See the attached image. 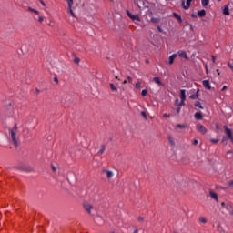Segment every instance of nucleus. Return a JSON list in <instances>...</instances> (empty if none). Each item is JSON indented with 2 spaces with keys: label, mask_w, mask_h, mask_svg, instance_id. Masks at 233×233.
<instances>
[{
  "label": "nucleus",
  "mask_w": 233,
  "mask_h": 233,
  "mask_svg": "<svg viewBox=\"0 0 233 233\" xmlns=\"http://www.w3.org/2000/svg\"><path fill=\"white\" fill-rule=\"evenodd\" d=\"M83 207L87 214H89L90 216H96L97 210L92 204H90V202H84Z\"/></svg>",
  "instance_id": "obj_1"
},
{
  "label": "nucleus",
  "mask_w": 233,
  "mask_h": 233,
  "mask_svg": "<svg viewBox=\"0 0 233 233\" xmlns=\"http://www.w3.org/2000/svg\"><path fill=\"white\" fill-rule=\"evenodd\" d=\"M186 99H187V91L185 89H181L180 90V101L181 102H179V98H177V100H176L177 106H185Z\"/></svg>",
  "instance_id": "obj_2"
},
{
  "label": "nucleus",
  "mask_w": 233,
  "mask_h": 233,
  "mask_svg": "<svg viewBox=\"0 0 233 233\" xmlns=\"http://www.w3.org/2000/svg\"><path fill=\"white\" fill-rule=\"evenodd\" d=\"M11 137H12V140H13V143H14L15 147H17V145H19V143L17 141V126H15L11 129Z\"/></svg>",
  "instance_id": "obj_3"
},
{
  "label": "nucleus",
  "mask_w": 233,
  "mask_h": 233,
  "mask_svg": "<svg viewBox=\"0 0 233 233\" xmlns=\"http://www.w3.org/2000/svg\"><path fill=\"white\" fill-rule=\"evenodd\" d=\"M127 15L130 17L136 25H139V23H141V18L138 15H133L130 11H127Z\"/></svg>",
  "instance_id": "obj_4"
},
{
  "label": "nucleus",
  "mask_w": 233,
  "mask_h": 233,
  "mask_svg": "<svg viewBox=\"0 0 233 233\" xmlns=\"http://www.w3.org/2000/svg\"><path fill=\"white\" fill-rule=\"evenodd\" d=\"M196 128L200 134H207V127H205V126L198 124Z\"/></svg>",
  "instance_id": "obj_5"
},
{
  "label": "nucleus",
  "mask_w": 233,
  "mask_h": 233,
  "mask_svg": "<svg viewBox=\"0 0 233 233\" xmlns=\"http://www.w3.org/2000/svg\"><path fill=\"white\" fill-rule=\"evenodd\" d=\"M102 174H106L107 179H112V177H114V172L108 169H103Z\"/></svg>",
  "instance_id": "obj_6"
},
{
  "label": "nucleus",
  "mask_w": 233,
  "mask_h": 233,
  "mask_svg": "<svg viewBox=\"0 0 233 233\" xmlns=\"http://www.w3.org/2000/svg\"><path fill=\"white\" fill-rule=\"evenodd\" d=\"M222 13L224 15H230V6L228 5H226L222 7Z\"/></svg>",
  "instance_id": "obj_7"
},
{
  "label": "nucleus",
  "mask_w": 233,
  "mask_h": 233,
  "mask_svg": "<svg viewBox=\"0 0 233 233\" xmlns=\"http://www.w3.org/2000/svg\"><path fill=\"white\" fill-rule=\"evenodd\" d=\"M176 57H177V54L171 55L167 60V65H174V60Z\"/></svg>",
  "instance_id": "obj_8"
},
{
  "label": "nucleus",
  "mask_w": 233,
  "mask_h": 233,
  "mask_svg": "<svg viewBox=\"0 0 233 233\" xmlns=\"http://www.w3.org/2000/svg\"><path fill=\"white\" fill-rule=\"evenodd\" d=\"M226 134H227L228 139H230L231 143H233L232 130L228 127H226Z\"/></svg>",
  "instance_id": "obj_9"
},
{
  "label": "nucleus",
  "mask_w": 233,
  "mask_h": 233,
  "mask_svg": "<svg viewBox=\"0 0 233 233\" xmlns=\"http://www.w3.org/2000/svg\"><path fill=\"white\" fill-rule=\"evenodd\" d=\"M202 84L207 90H211L212 86H210V82L208 80H204Z\"/></svg>",
  "instance_id": "obj_10"
},
{
  "label": "nucleus",
  "mask_w": 233,
  "mask_h": 233,
  "mask_svg": "<svg viewBox=\"0 0 233 233\" xmlns=\"http://www.w3.org/2000/svg\"><path fill=\"white\" fill-rule=\"evenodd\" d=\"M175 128L177 130H185V128H187V124H177Z\"/></svg>",
  "instance_id": "obj_11"
},
{
  "label": "nucleus",
  "mask_w": 233,
  "mask_h": 233,
  "mask_svg": "<svg viewBox=\"0 0 233 233\" xmlns=\"http://www.w3.org/2000/svg\"><path fill=\"white\" fill-rule=\"evenodd\" d=\"M192 3V0H187V3L182 2V5L184 6L185 10H188L190 8V4Z\"/></svg>",
  "instance_id": "obj_12"
},
{
  "label": "nucleus",
  "mask_w": 233,
  "mask_h": 233,
  "mask_svg": "<svg viewBox=\"0 0 233 233\" xmlns=\"http://www.w3.org/2000/svg\"><path fill=\"white\" fill-rule=\"evenodd\" d=\"M154 83H156V85L159 86H163V82H161V79L157 76H155L153 78Z\"/></svg>",
  "instance_id": "obj_13"
},
{
  "label": "nucleus",
  "mask_w": 233,
  "mask_h": 233,
  "mask_svg": "<svg viewBox=\"0 0 233 233\" xmlns=\"http://www.w3.org/2000/svg\"><path fill=\"white\" fill-rule=\"evenodd\" d=\"M179 57H183L184 59H188V56H187V52L185 51H178Z\"/></svg>",
  "instance_id": "obj_14"
},
{
  "label": "nucleus",
  "mask_w": 233,
  "mask_h": 233,
  "mask_svg": "<svg viewBox=\"0 0 233 233\" xmlns=\"http://www.w3.org/2000/svg\"><path fill=\"white\" fill-rule=\"evenodd\" d=\"M209 196H210V198H212V199H215V201H217V203H218V194H216V192L210 191Z\"/></svg>",
  "instance_id": "obj_15"
},
{
  "label": "nucleus",
  "mask_w": 233,
  "mask_h": 233,
  "mask_svg": "<svg viewBox=\"0 0 233 233\" xmlns=\"http://www.w3.org/2000/svg\"><path fill=\"white\" fill-rule=\"evenodd\" d=\"M195 119H198V120L203 119V114L201 112H197L195 114Z\"/></svg>",
  "instance_id": "obj_16"
},
{
  "label": "nucleus",
  "mask_w": 233,
  "mask_h": 233,
  "mask_svg": "<svg viewBox=\"0 0 233 233\" xmlns=\"http://www.w3.org/2000/svg\"><path fill=\"white\" fill-rule=\"evenodd\" d=\"M105 150H106L105 145H102V146L100 147V149H99L98 152H97V155H98V156H101V155L105 154Z\"/></svg>",
  "instance_id": "obj_17"
},
{
  "label": "nucleus",
  "mask_w": 233,
  "mask_h": 233,
  "mask_svg": "<svg viewBox=\"0 0 233 233\" xmlns=\"http://www.w3.org/2000/svg\"><path fill=\"white\" fill-rule=\"evenodd\" d=\"M173 15L179 21V23H183V18H181V15H177V13H174Z\"/></svg>",
  "instance_id": "obj_18"
},
{
  "label": "nucleus",
  "mask_w": 233,
  "mask_h": 233,
  "mask_svg": "<svg viewBox=\"0 0 233 233\" xmlns=\"http://www.w3.org/2000/svg\"><path fill=\"white\" fill-rule=\"evenodd\" d=\"M168 143L169 145H171V147H175L176 146V141H174V138H172V137H168Z\"/></svg>",
  "instance_id": "obj_19"
},
{
  "label": "nucleus",
  "mask_w": 233,
  "mask_h": 233,
  "mask_svg": "<svg viewBox=\"0 0 233 233\" xmlns=\"http://www.w3.org/2000/svg\"><path fill=\"white\" fill-rule=\"evenodd\" d=\"M109 86H110L112 92H117V86L116 85L111 83V84H109Z\"/></svg>",
  "instance_id": "obj_20"
},
{
  "label": "nucleus",
  "mask_w": 233,
  "mask_h": 233,
  "mask_svg": "<svg viewBox=\"0 0 233 233\" xmlns=\"http://www.w3.org/2000/svg\"><path fill=\"white\" fill-rule=\"evenodd\" d=\"M198 221H199V223H202L203 225H206L207 218H205V217H199Z\"/></svg>",
  "instance_id": "obj_21"
},
{
  "label": "nucleus",
  "mask_w": 233,
  "mask_h": 233,
  "mask_svg": "<svg viewBox=\"0 0 233 233\" xmlns=\"http://www.w3.org/2000/svg\"><path fill=\"white\" fill-rule=\"evenodd\" d=\"M206 14H207V12H205V10L198 11V13L199 17H205Z\"/></svg>",
  "instance_id": "obj_22"
},
{
  "label": "nucleus",
  "mask_w": 233,
  "mask_h": 233,
  "mask_svg": "<svg viewBox=\"0 0 233 233\" xmlns=\"http://www.w3.org/2000/svg\"><path fill=\"white\" fill-rule=\"evenodd\" d=\"M196 108H200V110H203V106H201V102H196L195 103Z\"/></svg>",
  "instance_id": "obj_23"
},
{
  "label": "nucleus",
  "mask_w": 233,
  "mask_h": 233,
  "mask_svg": "<svg viewBox=\"0 0 233 233\" xmlns=\"http://www.w3.org/2000/svg\"><path fill=\"white\" fill-rule=\"evenodd\" d=\"M203 6H208V3H210V0H201Z\"/></svg>",
  "instance_id": "obj_24"
},
{
  "label": "nucleus",
  "mask_w": 233,
  "mask_h": 233,
  "mask_svg": "<svg viewBox=\"0 0 233 233\" xmlns=\"http://www.w3.org/2000/svg\"><path fill=\"white\" fill-rule=\"evenodd\" d=\"M147 93H148V91L147 89H143L142 92H141L142 97H147Z\"/></svg>",
  "instance_id": "obj_25"
},
{
  "label": "nucleus",
  "mask_w": 233,
  "mask_h": 233,
  "mask_svg": "<svg viewBox=\"0 0 233 233\" xmlns=\"http://www.w3.org/2000/svg\"><path fill=\"white\" fill-rule=\"evenodd\" d=\"M68 3V8H72L73 5H74V0H66Z\"/></svg>",
  "instance_id": "obj_26"
},
{
  "label": "nucleus",
  "mask_w": 233,
  "mask_h": 233,
  "mask_svg": "<svg viewBox=\"0 0 233 233\" xmlns=\"http://www.w3.org/2000/svg\"><path fill=\"white\" fill-rule=\"evenodd\" d=\"M135 88H137V90H139V88H141V82H137V83L135 85Z\"/></svg>",
  "instance_id": "obj_27"
},
{
  "label": "nucleus",
  "mask_w": 233,
  "mask_h": 233,
  "mask_svg": "<svg viewBox=\"0 0 233 233\" xmlns=\"http://www.w3.org/2000/svg\"><path fill=\"white\" fill-rule=\"evenodd\" d=\"M68 12L72 15V17H76V15L74 14V11L72 10V8H68Z\"/></svg>",
  "instance_id": "obj_28"
},
{
  "label": "nucleus",
  "mask_w": 233,
  "mask_h": 233,
  "mask_svg": "<svg viewBox=\"0 0 233 233\" xmlns=\"http://www.w3.org/2000/svg\"><path fill=\"white\" fill-rule=\"evenodd\" d=\"M218 230L220 233H225V229L221 226H218Z\"/></svg>",
  "instance_id": "obj_29"
},
{
  "label": "nucleus",
  "mask_w": 233,
  "mask_h": 233,
  "mask_svg": "<svg viewBox=\"0 0 233 233\" xmlns=\"http://www.w3.org/2000/svg\"><path fill=\"white\" fill-rule=\"evenodd\" d=\"M190 99H198V94L191 95Z\"/></svg>",
  "instance_id": "obj_30"
},
{
  "label": "nucleus",
  "mask_w": 233,
  "mask_h": 233,
  "mask_svg": "<svg viewBox=\"0 0 233 233\" xmlns=\"http://www.w3.org/2000/svg\"><path fill=\"white\" fill-rule=\"evenodd\" d=\"M140 114L144 119H147V113H145V111H142Z\"/></svg>",
  "instance_id": "obj_31"
},
{
  "label": "nucleus",
  "mask_w": 233,
  "mask_h": 233,
  "mask_svg": "<svg viewBox=\"0 0 233 233\" xmlns=\"http://www.w3.org/2000/svg\"><path fill=\"white\" fill-rule=\"evenodd\" d=\"M74 61L75 63H76V65H79V62L81 61V59H79V57H76Z\"/></svg>",
  "instance_id": "obj_32"
},
{
  "label": "nucleus",
  "mask_w": 233,
  "mask_h": 233,
  "mask_svg": "<svg viewBox=\"0 0 233 233\" xmlns=\"http://www.w3.org/2000/svg\"><path fill=\"white\" fill-rule=\"evenodd\" d=\"M199 144V141L198 139L193 140V145L196 147Z\"/></svg>",
  "instance_id": "obj_33"
},
{
  "label": "nucleus",
  "mask_w": 233,
  "mask_h": 233,
  "mask_svg": "<svg viewBox=\"0 0 233 233\" xmlns=\"http://www.w3.org/2000/svg\"><path fill=\"white\" fill-rule=\"evenodd\" d=\"M228 187H230L231 188H233V180H230L228 182Z\"/></svg>",
  "instance_id": "obj_34"
},
{
  "label": "nucleus",
  "mask_w": 233,
  "mask_h": 233,
  "mask_svg": "<svg viewBox=\"0 0 233 233\" xmlns=\"http://www.w3.org/2000/svg\"><path fill=\"white\" fill-rule=\"evenodd\" d=\"M211 143H219V139H210Z\"/></svg>",
  "instance_id": "obj_35"
},
{
  "label": "nucleus",
  "mask_w": 233,
  "mask_h": 233,
  "mask_svg": "<svg viewBox=\"0 0 233 233\" xmlns=\"http://www.w3.org/2000/svg\"><path fill=\"white\" fill-rule=\"evenodd\" d=\"M38 21H39V23H43V22L45 21V18H43V16H40V17L38 18Z\"/></svg>",
  "instance_id": "obj_36"
},
{
  "label": "nucleus",
  "mask_w": 233,
  "mask_h": 233,
  "mask_svg": "<svg viewBox=\"0 0 233 233\" xmlns=\"http://www.w3.org/2000/svg\"><path fill=\"white\" fill-rule=\"evenodd\" d=\"M228 66L230 68V70H232V72H233V65L231 64V63H228Z\"/></svg>",
  "instance_id": "obj_37"
},
{
  "label": "nucleus",
  "mask_w": 233,
  "mask_h": 233,
  "mask_svg": "<svg viewBox=\"0 0 233 233\" xmlns=\"http://www.w3.org/2000/svg\"><path fill=\"white\" fill-rule=\"evenodd\" d=\"M152 23H157V18H151Z\"/></svg>",
  "instance_id": "obj_38"
},
{
  "label": "nucleus",
  "mask_w": 233,
  "mask_h": 233,
  "mask_svg": "<svg viewBox=\"0 0 233 233\" xmlns=\"http://www.w3.org/2000/svg\"><path fill=\"white\" fill-rule=\"evenodd\" d=\"M163 117H170V115L165 113V114L163 115Z\"/></svg>",
  "instance_id": "obj_39"
},
{
  "label": "nucleus",
  "mask_w": 233,
  "mask_h": 233,
  "mask_svg": "<svg viewBox=\"0 0 233 233\" xmlns=\"http://www.w3.org/2000/svg\"><path fill=\"white\" fill-rule=\"evenodd\" d=\"M40 3L42 5L46 6V4H45V2L43 0H40Z\"/></svg>",
  "instance_id": "obj_40"
},
{
  "label": "nucleus",
  "mask_w": 233,
  "mask_h": 233,
  "mask_svg": "<svg viewBox=\"0 0 233 233\" xmlns=\"http://www.w3.org/2000/svg\"><path fill=\"white\" fill-rule=\"evenodd\" d=\"M29 12H35V9H33L32 7H28Z\"/></svg>",
  "instance_id": "obj_41"
},
{
  "label": "nucleus",
  "mask_w": 233,
  "mask_h": 233,
  "mask_svg": "<svg viewBox=\"0 0 233 233\" xmlns=\"http://www.w3.org/2000/svg\"><path fill=\"white\" fill-rule=\"evenodd\" d=\"M34 14H35L36 15H39V11L35 9Z\"/></svg>",
  "instance_id": "obj_42"
},
{
  "label": "nucleus",
  "mask_w": 233,
  "mask_h": 233,
  "mask_svg": "<svg viewBox=\"0 0 233 233\" xmlns=\"http://www.w3.org/2000/svg\"><path fill=\"white\" fill-rule=\"evenodd\" d=\"M221 90L222 92H224V90H227V86H224Z\"/></svg>",
  "instance_id": "obj_43"
},
{
  "label": "nucleus",
  "mask_w": 233,
  "mask_h": 233,
  "mask_svg": "<svg viewBox=\"0 0 233 233\" xmlns=\"http://www.w3.org/2000/svg\"><path fill=\"white\" fill-rule=\"evenodd\" d=\"M213 63H216V56H212Z\"/></svg>",
  "instance_id": "obj_44"
},
{
  "label": "nucleus",
  "mask_w": 233,
  "mask_h": 233,
  "mask_svg": "<svg viewBox=\"0 0 233 233\" xmlns=\"http://www.w3.org/2000/svg\"><path fill=\"white\" fill-rule=\"evenodd\" d=\"M177 114H179V113L181 112V108L178 107V108L177 109Z\"/></svg>",
  "instance_id": "obj_45"
},
{
  "label": "nucleus",
  "mask_w": 233,
  "mask_h": 233,
  "mask_svg": "<svg viewBox=\"0 0 233 233\" xmlns=\"http://www.w3.org/2000/svg\"><path fill=\"white\" fill-rule=\"evenodd\" d=\"M225 141H227V137H223L222 143H225Z\"/></svg>",
  "instance_id": "obj_46"
},
{
  "label": "nucleus",
  "mask_w": 233,
  "mask_h": 233,
  "mask_svg": "<svg viewBox=\"0 0 233 233\" xmlns=\"http://www.w3.org/2000/svg\"><path fill=\"white\" fill-rule=\"evenodd\" d=\"M127 81H132V77L128 76Z\"/></svg>",
  "instance_id": "obj_47"
},
{
  "label": "nucleus",
  "mask_w": 233,
  "mask_h": 233,
  "mask_svg": "<svg viewBox=\"0 0 233 233\" xmlns=\"http://www.w3.org/2000/svg\"><path fill=\"white\" fill-rule=\"evenodd\" d=\"M138 221H143V218L142 217L138 218Z\"/></svg>",
  "instance_id": "obj_48"
},
{
  "label": "nucleus",
  "mask_w": 233,
  "mask_h": 233,
  "mask_svg": "<svg viewBox=\"0 0 233 233\" xmlns=\"http://www.w3.org/2000/svg\"><path fill=\"white\" fill-rule=\"evenodd\" d=\"M127 80H124L123 85H127Z\"/></svg>",
  "instance_id": "obj_49"
},
{
  "label": "nucleus",
  "mask_w": 233,
  "mask_h": 233,
  "mask_svg": "<svg viewBox=\"0 0 233 233\" xmlns=\"http://www.w3.org/2000/svg\"><path fill=\"white\" fill-rule=\"evenodd\" d=\"M115 79H119V77L118 76H115Z\"/></svg>",
  "instance_id": "obj_50"
},
{
  "label": "nucleus",
  "mask_w": 233,
  "mask_h": 233,
  "mask_svg": "<svg viewBox=\"0 0 233 233\" xmlns=\"http://www.w3.org/2000/svg\"><path fill=\"white\" fill-rule=\"evenodd\" d=\"M159 32H161V28L158 27Z\"/></svg>",
  "instance_id": "obj_51"
},
{
  "label": "nucleus",
  "mask_w": 233,
  "mask_h": 233,
  "mask_svg": "<svg viewBox=\"0 0 233 233\" xmlns=\"http://www.w3.org/2000/svg\"><path fill=\"white\" fill-rule=\"evenodd\" d=\"M223 206H225V203H224V202L222 203V207H223Z\"/></svg>",
  "instance_id": "obj_52"
},
{
  "label": "nucleus",
  "mask_w": 233,
  "mask_h": 233,
  "mask_svg": "<svg viewBox=\"0 0 233 233\" xmlns=\"http://www.w3.org/2000/svg\"><path fill=\"white\" fill-rule=\"evenodd\" d=\"M218 3L221 2V0H218Z\"/></svg>",
  "instance_id": "obj_53"
},
{
  "label": "nucleus",
  "mask_w": 233,
  "mask_h": 233,
  "mask_svg": "<svg viewBox=\"0 0 233 233\" xmlns=\"http://www.w3.org/2000/svg\"><path fill=\"white\" fill-rule=\"evenodd\" d=\"M228 154H230V151H228Z\"/></svg>",
  "instance_id": "obj_54"
},
{
  "label": "nucleus",
  "mask_w": 233,
  "mask_h": 233,
  "mask_svg": "<svg viewBox=\"0 0 233 233\" xmlns=\"http://www.w3.org/2000/svg\"><path fill=\"white\" fill-rule=\"evenodd\" d=\"M53 170H56L55 167H53Z\"/></svg>",
  "instance_id": "obj_55"
}]
</instances>
